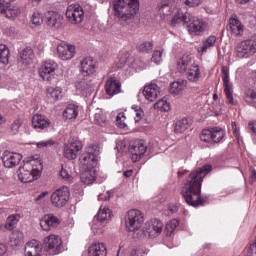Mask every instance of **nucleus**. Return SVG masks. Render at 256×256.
<instances>
[{
    "instance_id": "nucleus-10",
    "label": "nucleus",
    "mask_w": 256,
    "mask_h": 256,
    "mask_svg": "<svg viewBox=\"0 0 256 256\" xmlns=\"http://www.w3.org/2000/svg\"><path fill=\"white\" fill-rule=\"evenodd\" d=\"M222 81L228 103L230 105H237V101L233 98V83L229 80V68L227 66L222 67Z\"/></svg>"
},
{
    "instance_id": "nucleus-16",
    "label": "nucleus",
    "mask_w": 256,
    "mask_h": 256,
    "mask_svg": "<svg viewBox=\"0 0 256 256\" xmlns=\"http://www.w3.org/2000/svg\"><path fill=\"white\" fill-rule=\"evenodd\" d=\"M83 149V144L79 140H71L64 146V157L73 160L79 155L80 150Z\"/></svg>"
},
{
    "instance_id": "nucleus-55",
    "label": "nucleus",
    "mask_w": 256,
    "mask_h": 256,
    "mask_svg": "<svg viewBox=\"0 0 256 256\" xmlns=\"http://www.w3.org/2000/svg\"><path fill=\"white\" fill-rule=\"evenodd\" d=\"M31 21L32 25L39 27L43 24V17L38 12H36L32 15Z\"/></svg>"
},
{
    "instance_id": "nucleus-14",
    "label": "nucleus",
    "mask_w": 256,
    "mask_h": 256,
    "mask_svg": "<svg viewBox=\"0 0 256 256\" xmlns=\"http://www.w3.org/2000/svg\"><path fill=\"white\" fill-rule=\"evenodd\" d=\"M129 151L132 161L137 163V161L142 159V157L145 156V153H147V145H145L143 140H137L130 146Z\"/></svg>"
},
{
    "instance_id": "nucleus-37",
    "label": "nucleus",
    "mask_w": 256,
    "mask_h": 256,
    "mask_svg": "<svg viewBox=\"0 0 256 256\" xmlns=\"http://www.w3.org/2000/svg\"><path fill=\"white\" fill-rule=\"evenodd\" d=\"M23 232L14 230L10 234V245L11 247H19L23 243Z\"/></svg>"
},
{
    "instance_id": "nucleus-50",
    "label": "nucleus",
    "mask_w": 256,
    "mask_h": 256,
    "mask_svg": "<svg viewBox=\"0 0 256 256\" xmlns=\"http://www.w3.org/2000/svg\"><path fill=\"white\" fill-rule=\"evenodd\" d=\"M179 227V220L178 219H172L166 224V231L167 235H171L175 229Z\"/></svg>"
},
{
    "instance_id": "nucleus-40",
    "label": "nucleus",
    "mask_w": 256,
    "mask_h": 256,
    "mask_svg": "<svg viewBox=\"0 0 256 256\" xmlns=\"http://www.w3.org/2000/svg\"><path fill=\"white\" fill-rule=\"evenodd\" d=\"M244 101L248 105H256V89L249 88L245 91Z\"/></svg>"
},
{
    "instance_id": "nucleus-33",
    "label": "nucleus",
    "mask_w": 256,
    "mask_h": 256,
    "mask_svg": "<svg viewBox=\"0 0 256 256\" xmlns=\"http://www.w3.org/2000/svg\"><path fill=\"white\" fill-rule=\"evenodd\" d=\"M79 115V106L75 104H68L66 109L63 111L64 119H77Z\"/></svg>"
},
{
    "instance_id": "nucleus-21",
    "label": "nucleus",
    "mask_w": 256,
    "mask_h": 256,
    "mask_svg": "<svg viewBox=\"0 0 256 256\" xmlns=\"http://www.w3.org/2000/svg\"><path fill=\"white\" fill-rule=\"evenodd\" d=\"M25 256H43V246L37 240H31L25 245Z\"/></svg>"
},
{
    "instance_id": "nucleus-25",
    "label": "nucleus",
    "mask_w": 256,
    "mask_h": 256,
    "mask_svg": "<svg viewBox=\"0 0 256 256\" xmlns=\"http://www.w3.org/2000/svg\"><path fill=\"white\" fill-rule=\"evenodd\" d=\"M191 18V13L183 12V10L178 9L172 18V27H177V25H188L189 19Z\"/></svg>"
},
{
    "instance_id": "nucleus-47",
    "label": "nucleus",
    "mask_w": 256,
    "mask_h": 256,
    "mask_svg": "<svg viewBox=\"0 0 256 256\" xmlns=\"http://www.w3.org/2000/svg\"><path fill=\"white\" fill-rule=\"evenodd\" d=\"M141 53H151L153 51V42H142L137 47Z\"/></svg>"
},
{
    "instance_id": "nucleus-31",
    "label": "nucleus",
    "mask_w": 256,
    "mask_h": 256,
    "mask_svg": "<svg viewBox=\"0 0 256 256\" xmlns=\"http://www.w3.org/2000/svg\"><path fill=\"white\" fill-rule=\"evenodd\" d=\"M35 57V54L33 53V49L30 47L24 48L23 51L20 53V63L22 65H31L33 63V58Z\"/></svg>"
},
{
    "instance_id": "nucleus-35",
    "label": "nucleus",
    "mask_w": 256,
    "mask_h": 256,
    "mask_svg": "<svg viewBox=\"0 0 256 256\" xmlns=\"http://www.w3.org/2000/svg\"><path fill=\"white\" fill-rule=\"evenodd\" d=\"M97 221H101L103 223L111 221V209H109L107 206H100L97 213Z\"/></svg>"
},
{
    "instance_id": "nucleus-36",
    "label": "nucleus",
    "mask_w": 256,
    "mask_h": 256,
    "mask_svg": "<svg viewBox=\"0 0 256 256\" xmlns=\"http://www.w3.org/2000/svg\"><path fill=\"white\" fill-rule=\"evenodd\" d=\"M189 127H191V120L188 118H183L176 122L174 131L178 134L185 133Z\"/></svg>"
},
{
    "instance_id": "nucleus-52",
    "label": "nucleus",
    "mask_w": 256,
    "mask_h": 256,
    "mask_svg": "<svg viewBox=\"0 0 256 256\" xmlns=\"http://www.w3.org/2000/svg\"><path fill=\"white\" fill-rule=\"evenodd\" d=\"M116 149L119 153H127V151H129V144L125 140H118L116 143Z\"/></svg>"
},
{
    "instance_id": "nucleus-6",
    "label": "nucleus",
    "mask_w": 256,
    "mask_h": 256,
    "mask_svg": "<svg viewBox=\"0 0 256 256\" xmlns=\"http://www.w3.org/2000/svg\"><path fill=\"white\" fill-rule=\"evenodd\" d=\"M237 56L241 59H249L256 53V34L250 39L244 40L236 46Z\"/></svg>"
},
{
    "instance_id": "nucleus-63",
    "label": "nucleus",
    "mask_w": 256,
    "mask_h": 256,
    "mask_svg": "<svg viewBox=\"0 0 256 256\" xmlns=\"http://www.w3.org/2000/svg\"><path fill=\"white\" fill-rule=\"evenodd\" d=\"M168 210L170 211V213H177V211H179V206L175 204H170L168 206Z\"/></svg>"
},
{
    "instance_id": "nucleus-7",
    "label": "nucleus",
    "mask_w": 256,
    "mask_h": 256,
    "mask_svg": "<svg viewBox=\"0 0 256 256\" xmlns=\"http://www.w3.org/2000/svg\"><path fill=\"white\" fill-rule=\"evenodd\" d=\"M66 17L68 21L72 23V25H79V23H82L83 19L85 18L83 7H81L79 4L69 5L66 10Z\"/></svg>"
},
{
    "instance_id": "nucleus-53",
    "label": "nucleus",
    "mask_w": 256,
    "mask_h": 256,
    "mask_svg": "<svg viewBox=\"0 0 256 256\" xmlns=\"http://www.w3.org/2000/svg\"><path fill=\"white\" fill-rule=\"evenodd\" d=\"M126 117H125V113L120 112L117 117H116V125L117 127H120V129H125V127H127V123L126 121Z\"/></svg>"
},
{
    "instance_id": "nucleus-57",
    "label": "nucleus",
    "mask_w": 256,
    "mask_h": 256,
    "mask_svg": "<svg viewBox=\"0 0 256 256\" xmlns=\"http://www.w3.org/2000/svg\"><path fill=\"white\" fill-rule=\"evenodd\" d=\"M132 109L135 111L136 115V117L134 118L135 122L139 123V121L143 119V110L139 106H132Z\"/></svg>"
},
{
    "instance_id": "nucleus-29",
    "label": "nucleus",
    "mask_w": 256,
    "mask_h": 256,
    "mask_svg": "<svg viewBox=\"0 0 256 256\" xmlns=\"http://www.w3.org/2000/svg\"><path fill=\"white\" fill-rule=\"evenodd\" d=\"M185 87H187L186 80L178 79L177 81H174L170 84V88H169L170 94L181 95Z\"/></svg>"
},
{
    "instance_id": "nucleus-61",
    "label": "nucleus",
    "mask_w": 256,
    "mask_h": 256,
    "mask_svg": "<svg viewBox=\"0 0 256 256\" xmlns=\"http://www.w3.org/2000/svg\"><path fill=\"white\" fill-rule=\"evenodd\" d=\"M111 197V193L107 192V194H100L98 196V201H109V198Z\"/></svg>"
},
{
    "instance_id": "nucleus-5",
    "label": "nucleus",
    "mask_w": 256,
    "mask_h": 256,
    "mask_svg": "<svg viewBox=\"0 0 256 256\" xmlns=\"http://www.w3.org/2000/svg\"><path fill=\"white\" fill-rule=\"evenodd\" d=\"M144 221L145 217L143 216V212L137 209L129 210L125 216V226L127 231H139V228L143 227Z\"/></svg>"
},
{
    "instance_id": "nucleus-43",
    "label": "nucleus",
    "mask_w": 256,
    "mask_h": 256,
    "mask_svg": "<svg viewBox=\"0 0 256 256\" xmlns=\"http://www.w3.org/2000/svg\"><path fill=\"white\" fill-rule=\"evenodd\" d=\"M215 43H217V37L209 36L208 38H206L201 48L202 53H207L208 49L215 47Z\"/></svg>"
},
{
    "instance_id": "nucleus-24",
    "label": "nucleus",
    "mask_w": 256,
    "mask_h": 256,
    "mask_svg": "<svg viewBox=\"0 0 256 256\" xmlns=\"http://www.w3.org/2000/svg\"><path fill=\"white\" fill-rule=\"evenodd\" d=\"M80 71L83 77H89V75L95 73V60L93 57H87L82 60Z\"/></svg>"
},
{
    "instance_id": "nucleus-9",
    "label": "nucleus",
    "mask_w": 256,
    "mask_h": 256,
    "mask_svg": "<svg viewBox=\"0 0 256 256\" xmlns=\"http://www.w3.org/2000/svg\"><path fill=\"white\" fill-rule=\"evenodd\" d=\"M57 69H59V65L55 61L44 62L38 70L39 76L43 81H53L57 75Z\"/></svg>"
},
{
    "instance_id": "nucleus-23",
    "label": "nucleus",
    "mask_w": 256,
    "mask_h": 256,
    "mask_svg": "<svg viewBox=\"0 0 256 256\" xmlns=\"http://www.w3.org/2000/svg\"><path fill=\"white\" fill-rule=\"evenodd\" d=\"M32 126L38 132L45 131L51 126V121L41 114H35L32 118Z\"/></svg>"
},
{
    "instance_id": "nucleus-13",
    "label": "nucleus",
    "mask_w": 256,
    "mask_h": 256,
    "mask_svg": "<svg viewBox=\"0 0 256 256\" xmlns=\"http://www.w3.org/2000/svg\"><path fill=\"white\" fill-rule=\"evenodd\" d=\"M161 233H163V222L158 219H152L146 223L144 235L150 239H155V237H159Z\"/></svg>"
},
{
    "instance_id": "nucleus-59",
    "label": "nucleus",
    "mask_w": 256,
    "mask_h": 256,
    "mask_svg": "<svg viewBox=\"0 0 256 256\" xmlns=\"http://www.w3.org/2000/svg\"><path fill=\"white\" fill-rule=\"evenodd\" d=\"M53 145V140H43L36 144L38 149H43V147H51Z\"/></svg>"
},
{
    "instance_id": "nucleus-20",
    "label": "nucleus",
    "mask_w": 256,
    "mask_h": 256,
    "mask_svg": "<svg viewBox=\"0 0 256 256\" xmlns=\"http://www.w3.org/2000/svg\"><path fill=\"white\" fill-rule=\"evenodd\" d=\"M143 95L147 101H157L158 97L161 95V88H159L157 84L151 83L144 87Z\"/></svg>"
},
{
    "instance_id": "nucleus-4",
    "label": "nucleus",
    "mask_w": 256,
    "mask_h": 256,
    "mask_svg": "<svg viewBox=\"0 0 256 256\" xmlns=\"http://www.w3.org/2000/svg\"><path fill=\"white\" fill-rule=\"evenodd\" d=\"M43 172V162L39 159H32L20 166L17 173L18 178L22 183H33L41 177Z\"/></svg>"
},
{
    "instance_id": "nucleus-1",
    "label": "nucleus",
    "mask_w": 256,
    "mask_h": 256,
    "mask_svg": "<svg viewBox=\"0 0 256 256\" xmlns=\"http://www.w3.org/2000/svg\"><path fill=\"white\" fill-rule=\"evenodd\" d=\"M211 169V165H205L189 174L181 189V195L188 205L199 207L207 201V197L201 196V185Z\"/></svg>"
},
{
    "instance_id": "nucleus-41",
    "label": "nucleus",
    "mask_w": 256,
    "mask_h": 256,
    "mask_svg": "<svg viewBox=\"0 0 256 256\" xmlns=\"http://www.w3.org/2000/svg\"><path fill=\"white\" fill-rule=\"evenodd\" d=\"M48 97H51L54 101H59L63 98V90L59 87H51L48 89Z\"/></svg>"
},
{
    "instance_id": "nucleus-19",
    "label": "nucleus",
    "mask_w": 256,
    "mask_h": 256,
    "mask_svg": "<svg viewBox=\"0 0 256 256\" xmlns=\"http://www.w3.org/2000/svg\"><path fill=\"white\" fill-rule=\"evenodd\" d=\"M59 223V218L53 214H45L40 220V226L43 231H51L52 229H55V227H59Z\"/></svg>"
},
{
    "instance_id": "nucleus-58",
    "label": "nucleus",
    "mask_w": 256,
    "mask_h": 256,
    "mask_svg": "<svg viewBox=\"0 0 256 256\" xmlns=\"http://www.w3.org/2000/svg\"><path fill=\"white\" fill-rule=\"evenodd\" d=\"M187 7H199L203 0H182Z\"/></svg>"
},
{
    "instance_id": "nucleus-45",
    "label": "nucleus",
    "mask_w": 256,
    "mask_h": 256,
    "mask_svg": "<svg viewBox=\"0 0 256 256\" xmlns=\"http://www.w3.org/2000/svg\"><path fill=\"white\" fill-rule=\"evenodd\" d=\"M154 109H158V111L167 112L171 109V104L167 102L165 99H160L154 104Z\"/></svg>"
},
{
    "instance_id": "nucleus-8",
    "label": "nucleus",
    "mask_w": 256,
    "mask_h": 256,
    "mask_svg": "<svg viewBox=\"0 0 256 256\" xmlns=\"http://www.w3.org/2000/svg\"><path fill=\"white\" fill-rule=\"evenodd\" d=\"M70 195L69 187L62 186L51 195V203L54 207H65L69 201Z\"/></svg>"
},
{
    "instance_id": "nucleus-64",
    "label": "nucleus",
    "mask_w": 256,
    "mask_h": 256,
    "mask_svg": "<svg viewBox=\"0 0 256 256\" xmlns=\"http://www.w3.org/2000/svg\"><path fill=\"white\" fill-rule=\"evenodd\" d=\"M248 129L253 131V133H255V135H256V122L255 123H249Z\"/></svg>"
},
{
    "instance_id": "nucleus-56",
    "label": "nucleus",
    "mask_w": 256,
    "mask_h": 256,
    "mask_svg": "<svg viewBox=\"0 0 256 256\" xmlns=\"http://www.w3.org/2000/svg\"><path fill=\"white\" fill-rule=\"evenodd\" d=\"M23 125V121L21 119H16L12 125H11V131L12 133L17 134L19 133V129H21V126Z\"/></svg>"
},
{
    "instance_id": "nucleus-49",
    "label": "nucleus",
    "mask_w": 256,
    "mask_h": 256,
    "mask_svg": "<svg viewBox=\"0 0 256 256\" xmlns=\"http://www.w3.org/2000/svg\"><path fill=\"white\" fill-rule=\"evenodd\" d=\"M94 122L97 125H100V127H105V125H107V118L105 117V115L101 112H97L94 115Z\"/></svg>"
},
{
    "instance_id": "nucleus-26",
    "label": "nucleus",
    "mask_w": 256,
    "mask_h": 256,
    "mask_svg": "<svg viewBox=\"0 0 256 256\" xmlns=\"http://www.w3.org/2000/svg\"><path fill=\"white\" fill-rule=\"evenodd\" d=\"M105 89L107 95L114 97V95H119L121 91V82L116 78L112 77L106 81Z\"/></svg>"
},
{
    "instance_id": "nucleus-44",
    "label": "nucleus",
    "mask_w": 256,
    "mask_h": 256,
    "mask_svg": "<svg viewBox=\"0 0 256 256\" xmlns=\"http://www.w3.org/2000/svg\"><path fill=\"white\" fill-rule=\"evenodd\" d=\"M91 229L95 235H101L105 232V224L100 220H94Z\"/></svg>"
},
{
    "instance_id": "nucleus-46",
    "label": "nucleus",
    "mask_w": 256,
    "mask_h": 256,
    "mask_svg": "<svg viewBox=\"0 0 256 256\" xmlns=\"http://www.w3.org/2000/svg\"><path fill=\"white\" fill-rule=\"evenodd\" d=\"M212 135H213V132H211V128L204 129L200 134V140L203 141L204 143H213Z\"/></svg>"
},
{
    "instance_id": "nucleus-2",
    "label": "nucleus",
    "mask_w": 256,
    "mask_h": 256,
    "mask_svg": "<svg viewBox=\"0 0 256 256\" xmlns=\"http://www.w3.org/2000/svg\"><path fill=\"white\" fill-rule=\"evenodd\" d=\"M101 148L97 144H92L87 148V153L80 159L82 165L81 181L84 185H91L97 177V167Z\"/></svg>"
},
{
    "instance_id": "nucleus-17",
    "label": "nucleus",
    "mask_w": 256,
    "mask_h": 256,
    "mask_svg": "<svg viewBox=\"0 0 256 256\" xmlns=\"http://www.w3.org/2000/svg\"><path fill=\"white\" fill-rule=\"evenodd\" d=\"M187 27L190 33H195V35H201V33H203V31H205V29L207 28V24L205 23V21L193 15H190Z\"/></svg>"
},
{
    "instance_id": "nucleus-11",
    "label": "nucleus",
    "mask_w": 256,
    "mask_h": 256,
    "mask_svg": "<svg viewBox=\"0 0 256 256\" xmlns=\"http://www.w3.org/2000/svg\"><path fill=\"white\" fill-rule=\"evenodd\" d=\"M62 245L63 241H61V237L58 235L51 234L44 238V247L46 251H49V253H53L54 255L61 253Z\"/></svg>"
},
{
    "instance_id": "nucleus-42",
    "label": "nucleus",
    "mask_w": 256,
    "mask_h": 256,
    "mask_svg": "<svg viewBox=\"0 0 256 256\" xmlns=\"http://www.w3.org/2000/svg\"><path fill=\"white\" fill-rule=\"evenodd\" d=\"M19 223V215L17 214H12L8 216L5 224V229L8 231H12V229H15V225Z\"/></svg>"
},
{
    "instance_id": "nucleus-38",
    "label": "nucleus",
    "mask_w": 256,
    "mask_h": 256,
    "mask_svg": "<svg viewBox=\"0 0 256 256\" xmlns=\"http://www.w3.org/2000/svg\"><path fill=\"white\" fill-rule=\"evenodd\" d=\"M11 57V51L5 44H0V63L2 65H9V58Z\"/></svg>"
},
{
    "instance_id": "nucleus-51",
    "label": "nucleus",
    "mask_w": 256,
    "mask_h": 256,
    "mask_svg": "<svg viewBox=\"0 0 256 256\" xmlns=\"http://www.w3.org/2000/svg\"><path fill=\"white\" fill-rule=\"evenodd\" d=\"M60 177L65 179V181H71V179H73V172H71V169L67 168V166H62Z\"/></svg>"
},
{
    "instance_id": "nucleus-39",
    "label": "nucleus",
    "mask_w": 256,
    "mask_h": 256,
    "mask_svg": "<svg viewBox=\"0 0 256 256\" xmlns=\"http://www.w3.org/2000/svg\"><path fill=\"white\" fill-rule=\"evenodd\" d=\"M212 133V143H221L225 137V130L219 127L210 128Z\"/></svg>"
},
{
    "instance_id": "nucleus-34",
    "label": "nucleus",
    "mask_w": 256,
    "mask_h": 256,
    "mask_svg": "<svg viewBox=\"0 0 256 256\" xmlns=\"http://www.w3.org/2000/svg\"><path fill=\"white\" fill-rule=\"evenodd\" d=\"M229 27L233 35H243V24L237 18H230Z\"/></svg>"
},
{
    "instance_id": "nucleus-22",
    "label": "nucleus",
    "mask_w": 256,
    "mask_h": 256,
    "mask_svg": "<svg viewBox=\"0 0 256 256\" xmlns=\"http://www.w3.org/2000/svg\"><path fill=\"white\" fill-rule=\"evenodd\" d=\"M75 87L79 93H82V95H89L93 92V83L91 82V78L89 76L76 81Z\"/></svg>"
},
{
    "instance_id": "nucleus-62",
    "label": "nucleus",
    "mask_w": 256,
    "mask_h": 256,
    "mask_svg": "<svg viewBox=\"0 0 256 256\" xmlns=\"http://www.w3.org/2000/svg\"><path fill=\"white\" fill-rule=\"evenodd\" d=\"M136 254L137 256H145L147 255V249L143 247L136 248Z\"/></svg>"
},
{
    "instance_id": "nucleus-27",
    "label": "nucleus",
    "mask_w": 256,
    "mask_h": 256,
    "mask_svg": "<svg viewBox=\"0 0 256 256\" xmlns=\"http://www.w3.org/2000/svg\"><path fill=\"white\" fill-rule=\"evenodd\" d=\"M195 65V60L189 55H184L177 62V71L179 73H185L188 69H191Z\"/></svg>"
},
{
    "instance_id": "nucleus-48",
    "label": "nucleus",
    "mask_w": 256,
    "mask_h": 256,
    "mask_svg": "<svg viewBox=\"0 0 256 256\" xmlns=\"http://www.w3.org/2000/svg\"><path fill=\"white\" fill-rule=\"evenodd\" d=\"M159 12L162 13V15H171V4L168 2V0L161 2Z\"/></svg>"
},
{
    "instance_id": "nucleus-54",
    "label": "nucleus",
    "mask_w": 256,
    "mask_h": 256,
    "mask_svg": "<svg viewBox=\"0 0 256 256\" xmlns=\"http://www.w3.org/2000/svg\"><path fill=\"white\" fill-rule=\"evenodd\" d=\"M152 61L156 63V65H159V63L163 61V48L154 51Z\"/></svg>"
},
{
    "instance_id": "nucleus-12",
    "label": "nucleus",
    "mask_w": 256,
    "mask_h": 256,
    "mask_svg": "<svg viewBox=\"0 0 256 256\" xmlns=\"http://www.w3.org/2000/svg\"><path fill=\"white\" fill-rule=\"evenodd\" d=\"M1 159L4 167L7 169H13V167H17V165L21 163L23 155L21 153L6 150L3 152Z\"/></svg>"
},
{
    "instance_id": "nucleus-60",
    "label": "nucleus",
    "mask_w": 256,
    "mask_h": 256,
    "mask_svg": "<svg viewBox=\"0 0 256 256\" xmlns=\"http://www.w3.org/2000/svg\"><path fill=\"white\" fill-rule=\"evenodd\" d=\"M231 127H232V131H233V135L236 137V139H239L240 133H239V129H237V123L232 122Z\"/></svg>"
},
{
    "instance_id": "nucleus-32",
    "label": "nucleus",
    "mask_w": 256,
    "mask_h": 256,
    "mask_svg": "<svg viewBox=\"0 0 256 256\" xmlns=\"http://www.w3.org/2000/svg\"><path fill=\"white\" fill-rule=\"evenodd\" d=\"M0 13L5 15L8 19H15L19 15L20 11L17 6H12L11 4L6 5L5 7H0Z\"/></svg>"
},
{
    "instance_id": "nucleus-18",
    "label": "nucleus",
    "mask_w": 256,
    "mask_h": 256,
    "mask_svg": "<svg viewBox=\"0 0 256 256\" xmlns=\"http://www.w3.org/2000/svg\"><path fill=\"white\" fill-rule=\"evenodd\" d=\"M46 25L53 31L61 29L63 25V16L55 11H49L46 15Z\"/></svg>"
},
{
    "instance_id": "nucleus-30",
    "label": "nucleus",
    "mask_w": 256,
    "mask_h": 256,
    "mask_svg": "<svg viewBox=\"0 0 256 256\" xmlns=\"http://www.w3.org/2000/svg\"><path fill=\"white\" fill-rule=\"evenodd\" d=\"M186 77L191 83H197L199 79H201V69L199 68V65L194 64L189 68L186 72Z\"/></svg>"
},
{
    "instance_id": "nucleus-15",
    "label": "nucleus",
    "mask_w": 256,
    "mask_h": 256,
    "mask_svg": "<svg viewBox=\"0 0 256 256\" xmlns=\"http://www.w3.org/2000/svg\"><path fill=\"white\" fill-rule=\"evenodd\" d=\"M57 53L62 61H71L75 57V45L60 43L57 46Z\"/></svg>"
},
{
    "instance_id": "nucleus-28",
    "label": "nucleus",
    "mask_w": 256,
    "mask_h": 256,
    "mask_svg": "<svg viewBox=\"0 0 256 256\" xmlns=\"http://www.w3.org/2000/svg\"><path fill=\"white\" fill-rule=\"evenodd\" d=\"M89 256H107V247L101 242H94L88 248Z\"/></svg>"
},
{
    "instance_id": "nucleus-3",
    "label": "nucleus",
    "mask_w": 256,
    "mask_h": 256,
    "mask_svg": "<svg viewBox=\"0 0 256 256\" xmlns=\"http://www.w3.org/2000/svg\"><path fill=\"white\" fill-rule=\"evenodd\" d=\"M114 16L121 25L135 19L139 13V0H114Z\"/></svg>"
}]
</instances>
